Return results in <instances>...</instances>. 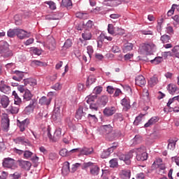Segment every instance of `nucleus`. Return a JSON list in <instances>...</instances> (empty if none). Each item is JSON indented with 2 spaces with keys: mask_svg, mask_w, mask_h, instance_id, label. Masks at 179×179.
Segmentation results:
<instances>
[{
  "mask_svg": "<svg viewBox=\"0 0 179 179\" xmlns=\"http://www.w3.org/2000/svg\"><path fill=\"white\" fill-rule=\"evenodd\" d=\"M136 153V159L138 162H145L148 160V152H146V147L141 145L138 148H135L129 151L127 154H120L119 159L122 160L127 165L131 164V159L134 157V153Z\"/></svg>",
  "mask_w": 179,
  "mask_h": 179,
  "instance_id": "obj_1",
  "label": "nucleus"
},
{
  "mask_svg": "<svg viewBox=\"0 0 179 179\" xmlns=\"http://www.w3.org/2000/svg\"><path fill=\"white\" fill-rule=\"evenodd\" d=\"M0 54L3 58L13 57V52L9 50V43L5 41H0Z\"/></svg>",
  "mask_w": 179,
  "mask_h": 179,
  "instance_id": "obj_2",
  "label": "nucleus"
},
{
  "mask_svg": "<svg viewBox=\"0 0 179 179\" xmlns=\"http://www.w3.org/2000/svg\"><path fill=\"white\" fill-rule=\"evenodd\" d=\"M62 129L61 128H57L52 136L51 134V129H48V137L49 138L50 141L51 142H57L58 140L61 138V136H62Z\"/></svg>",
  "mask_w": 179,
  "mask_h": 179,
  "instance_id": "obj_3",
  "label": "nucleus"
},
{
  "mask_svg": "<svg viewBox=\"0 0 179 179\" xmlns=\"http://www.w3.org/2000/svg\"><path fill=\"white\" fill-rule=\"evenodd\" d=\"M118 148V143H113L112 145L108 148L107 150H103L101 155V159H107V157H110V155L115 150Z\"/></svg>",
  "mask_w": 179,
  "mask_h": 179,
  "instance_id": "obj_4",
  "label": "nucleus"
},
{
  "mask_svg": "<svg viewBox=\"0 0 179 179\" xmlns=\"http://www.w3.org/2000/svg\"><path fill=\"white\" fill-rule=\"evenodd\" d=\"M10 122V121L9 120L8 114H3L1 117V127L4 132H8V131H9Z\"/></svg>",
  "mask_w": 179,
  "mask_h": 179,
  "instance_id": "obj_5",
  "label": "nucleus"
},
{
  "mask_svg": "<svg viewBox=\"0 0 179 179\" xmlns=\"http://www.w3.org/2000/svg\"><path fill=\"white\" fill-rule=\"evenodd\" d=\"M13 142L16 143V145H24V146H31V142L29 140V138L25 136H19L13 139Z\"/></svg>",
  "mask_w": 179,
  "mask_h": 179,
  "instance_id": "obj_6",
  "label": "nucleus"
},
{
  "mask_svg": "<svg viewBox=\"0 0 179 179\" xmlns=\"http://www.w3.org/2000/svg\"><path fill=\"white\" fill-rule=\"evenodd\" d=\"M139 52H141V54H145L146 55H149L153 52V46L148 43H144L139 48Z\"/></svg>",
  "mask_w": 179,
  "mask_h": 179,
  "instance_id": "obj_7",
  "label": "nucleus"
},
{
  "mask_svg": "<svg viewBox=\"0 0 179 179\" xmlns=\"http://www.w3.org/2000/svg\"><path fill=\"white\" fill-rule=\"evenodd\" d=\"M29 124H30V119L29 118H26L24 120H17V125L19 127L21 132H24L26 128L29 126Z\"/></svg>",
  "mask_w": 179,
  "mask_h": 179,
  "instance_id": "obj_8",
  "label": "nucleus"
},
{
  "mask_svg": "<svg viewBox=\"0 0 179 179\" xmlns=\"http://www.w3.org/2000/svg\"><path fill=\"white\" fill-rule=\"evenodd\" d=\"M3 167H6L7 169H12V170L16 169V165L15 164V159L12 158H5L3 162Z\"/></svg>",
  "mask_w": 179,
  "mask_h": 179,
  "instance_id": "obj_9",
  "label": "nucleus"
},
{
  "mask_svg": "<svg viewBox=\"0 0 179 179\" xmlns=\"http://www.w3.org/2000/svg\"><path fill=\"white\" fill-rule=\"evenodd\" d=\"M24 85H19L17 90H24V86H27V85H29V86H36L37 85V81L34 78H27L24 80Z\"/></svg>",
  "mask_w": 179,
  "mask_h": 179,
  "instance_id": "obj_10",
  "label": "nucleus"
},
{
  "mask_svg": "<svg viewBox=\"0 0 179 179\" xmlns=\"http://www.w3.org/2000/svg\"><path fill=\"white\" fill-rule=\"evenodd\" d=\"M18 164L21 169L26 170L27 171H29L31 168V162L29 161L19 160Z\"/></svg>",
  "mask_w": 179,
  "mask_h": 179,
  "instance_id": "obj_11",
  "label": "nucleus"
},
{
  "mask_svg": "<svg viewBox=\"0 0 179 179\" xmlns=\"http://www.w3.org/2000/svg\"><path fill=\"white\" fill-rule=\"evenodd\" d=\"M121 3H122V2L120 0H106L103 1L105 6H110L111 8L118 6V5H121Z\"/></svg>",
  "mask_w": 179,
  "mask_h": 179,
  "instance_id": "obj_12",
  "label": "nucleus"
},
{
  "mask_svg": "<svg viewBox=\"0 0 179 179\" xmlns=\"http://www.w3.org/2000/svg\"><path fill=\"white\" fill-rule=\"evenodd\" d=\"M9 103H10V101L9 100V97H8V96L0 95V104L2 106L3 108H8Z\"/></svg>",
  "mask_w": 179,
  "mask_h": 179,
  "instance_id": "obj_13",
  "label": "nucleus"
},
{
  "mask_svg": "<svg viewBox=\"0 0 179 179\" xmlns=\"http://www.w3.org/2000/svg\"><path fill=\"white\" fill-rule=\"evenodd\" d=\"M13 73L15 76H13V80H16L17 82H20L24 78V73L20 71H13Z\"/></svg>",
  "mask_w": 179,
  "mask_h": 179,
  "instance_id": "obj_14",
  "label": "nucleus"
},
{
  "mask_svg": "<svg viewBox=\"0 0 179 179\" xmlns=\"http://www.w3.org/2000/svg\"><path fill=\"white\" fill-rule=\"evenodd\" d=\"M92 101L93 99H92V98H88V99H87L86 101V103L87 104L90 105V110H92V111H98L99 107H100L99 103H97V101L96 103Z\"/></svg>",
  "mask_w": 179,
  "mask_h": 179,
  "instance_id": "obj_15",
  "label": "nucleus"
},
{
  "mask_svg": "<svg viewBox=\"0 0 179 179\" xmlns=\"http://www.w3.org/2000/svg\"><path fill=\"white\" fill-rule=\"evenodd\" d=\"M117 110L115 109V107L112 106V107H106L103 111V115L106 117H111V115H113V114H115V112Z\"/></svg>",
  "mask_w": 179,
  "mask_h": 179,
  "instance_id": "obj_16",
  "label": "nucleus"
},
{
  "mask_svg": "<svg viewBox=\"0 0 179 179\" xmlns=\"http://www.w3.org/2000/svg\"><path fill=\"white\" fill-rule=\"evenodd\" d=\"M77 150H78V149L74 148L73 150H71L70 151H68V150H66V148H62L59 151V155L62 157H66L68 156H71V155H72V153H76Z\"/></svg>",
  "mask_w": 179,
  "mask_h": 179,
  "instance_id": "obj_17",
  "label": "nucleus"
},
{
  "mask_svg": "<svg viewBox=\"0 0 179 179\" xmlns=\"http://www.w3.org/2000/svg\"><path fill=\"white\" fill-rule=\"evenodd\" d=\"M16 36L18 37V38H20V40H23V38L30 37V35L27 34V31L20 29H17Z\"/></svg>",
  "mask_w": 179,
  "mask_h": 179,
  "instance_id": "obj_18",
  "label": "nucleus"
},
{
  "mask_svg": "<svg viewBox=\"0 0 179 179\" xmlns=\"http://www.w3.org/2000/svg\"><path fill=\"white\" fill-rule=\"evenodd\" d=\"M78 150L76 152H79L80 155H84L85 156H88V155H92L93 153V148H76Z\"/></svg>",
  "mask_w": 179,
  "mask_h": 179,
  "instance_id": "obj_19",
  "label": "nucleus"
},
{
  "mask_svg": "<svg viewBox=\"0 0 179 179\" xmlns=\"http://www.w3.org/2000/svg\"><path fill=\"white\" fill-rule=\"evenodd\" d=\"M136 85L137 86H140L141 87L145 86V85H146V80L145 79V77H143L142 75L138 76L136 78Z\"/></svg>",
  "mask_w": 179,
  "mask_h": 179,
  "instance_id": "obj_20",
  "label": "nucleus"
},
{
  "mask_svg": "<svg viewBox=\"0 0 179 179\" xmlns=\"http://www.w3.org/2000/svg\"><path fill=\"white\" fill-rule=\"evenodd\" d=\"M19 106L15 105V103L11 104L7 109V113L10 114H17L19 113Z\"/></svg>",
  "mask_w": 179,
  "mask_h": 179,
  "instance_id": "obj_21",
  "label": "nucleus"
},
{
  "mask_svg": "<svg viewBox=\"0 0 179 179\" xmlns=\"http://www.w3.org/2000/svg\"><path fill=\"white\" fill-rule=\"evenodd\" d=\"M99 107H106L108 103V97L107 96H102L96 101Z\"/></svg>",
  "mask_w": 179,
  "mask_h": 179,
  "instance_id": "obj_22",
  "label": "nucleus"
},
{
  "mask_svg": "<svg viewBox=\"0 0 179 179\" xmlns=\"http://www.w3.org/2000/svg\"><path fill=\"white\" fill-rule=\"evenodd\" d=\"M39 104H41V106H50L51 104V98H47V96H42L39 99Z\"/></svg>",
  "mask_w": 179,
  "mask_h": 179,
  "instance_id": "obj_23",
  "label": "nucleus"
},
{
  "mask_svg": "<svg viewBox=\"0 0 179 179\" xmlns=\"http://www.w3.org/2000/svg\"><path fill=\"white\" fill-rule=\"evenodd\" d=\"M85 115H86V113L83 111V106H80L77 110L76 118L77 120H82Z\"/></svg>",
  "mask_w": 179,
  "mask_h": 179,
  "instance_id": "obj_24",
  "label": "nucleus"
},
{
  "mask_svg": "<svg viewBox=\"0 0 179 179\" xmlns=\"http://www.w3.org/2000/svg\"><path fill=\"white\" fill-rule=\"evenodd\" d=\"M70 171L71 169L69 168V162H65L62 169V173L64 176H67V174H69Z\"/></svg>",
  "mask_w": 179,
  "mask_h": 179,
  "instance_id": "obj_25",
  "label": "nucleus"
},
{
  "mask_svg": "<svg viewBox=\"0 0 179 179\" xmlns=\"http://www.w3.org/2000/svg\"><path fill=\"white\" fill-rule=\"evenodd\" d=\"M13 96H14V104H15V106H18V107H20V105L22 104V99L17 95L16 91L13 92Z\"/></svg>",
  "mask_w": 179,
  "mask_h": 179,
  "instance_id": "obj_26",
  "label": "nucleus"
},
{
  "mask_svg": "<svg viewBox=\"0 0 179 179\" xmlns=\"http://www.w3.org/2000/svg\"><path fill=\"white\" fill-rule=\"evenodd\" d=\"M121 104L124 107V110H129L131 108V103L129 101L125 98L121 100Z\"/></svg>",
  "mask_w": 179,
  "mask_h": 179,
  "instance_id": "obj_27",
  "label": "nucleus"
},
{
  "mask_svg": "<svg viewBox=\"0 0 179 179\" xmlns=\"http://www.w3.org/2000/svg\"><path fill=\"white\" fill-rule=\"evenodd\" d=\"M159 121V118L157 117H151L147 123L145 124V128H149L150 125H153V124H156Z\"/></svg>",
  "mask_w": 179,
  "mask_h": 179,
  "instance_id": "obj_28",
  "label": "nucleus"
},
{
  "mask_svg": "<svg viewBox=\"0 0 179 179\" xmlns=\"http://www.w3.org/2000/svg\"><path fill=\"white\" fill-rule=\"evenodd\" d=\"M72 40L67 39L64 45L62 47L61 51H66V50H68V48H71V47H72Z\"/></svg>",
  "mask_w": 179,
  "mask_h": 179,
  "instance_id": "obj_29",
  "label": "nucleus"
},
{
  "mask_svg": "<svg viewBox=\"0 0 179 179\" xmlns=\"http://www.w3.org/2000/svg\"><path fill=\"white\" fill-rule=\"evenodd\" d=\"M134 48V44L132 43H125L123 46V52L127 53V52H129V51H132Z\"/></svg>",
  "mask_w": 179,
  "mask_h": 179,
  "instance_id": "obj_30",
  "label": "nucleus"
},
{
  "mask_svg": "<svg viewBox=\"0 0 179 179\" xmlns=\"http://www.w3.org/2000/svg\"><path fill=\"white\" fill-rule=\"evenodd\" d=\"M47 115H48L47 110H41L40 113L36 115V120H37V121H41V120H43V117L47 118Z\"/></svg>",
  "mask_w": 179,
  "mask_h": 179,
  "instance_id": "obj_31",
  "label": "nucleus"
},
{
  "mask_svg": "<svg viewBox=\"0 0 179 179\" xmlns=\"http://www.w3.org/2000/svg\"><path fill=\"white\" fill-rule=\"evenodd\" d=\"M53 117L57 120V118H59L61 117V109L59 106H55V109L53 110Z\"/></svg>",
  "mask_w": 179,
  "mask_h": 179,
  "instance_id": "obj_32",
  "label": "nucleus"
},
{
  "mask_svg": "<svg viewBox=\"0 0 179 179\" xmlns=\"http://www.w3.org/2000/svg\"><path fill=\"white\" fill-rule=\"evenodd\" d=\"M100 171V168L96 165H94L90 168V173L92 176H99V173Z\"/></svg>",
  "mask_w": 179,
  "mask_h": 179,
  "instance_id": "obj_33",
  "label": "nucleus"
},
{
  "mask_svg": "<svg viewBox=\"0 0 179 179\" xmlns=\"http://www.w3.org/2000/svg\"><path fill=\"white\" fill-rule=\"evenodd\" d=\"M157 82H159V80H157V77L150 78L148 80L149 87H153L154 86H156V85H157Z\"/></svg>",
  "mask_w": 179,
  "mask_h": 179,
  "instance_id": "obj_34",
  "label": "nucleus"
},
{
  "mask_svg": "<svg viewBox=\"0 0 179 179\" xmlns=\"http://www.w3.org/2000/svg\"><path fill=\"white\" fill-rule=\"evenodd\" d=\"M82 37L85 41L92 40V32L89 30H86L82 34Z\"/></svg>",
  "mask_w": 179,
  "mask_h": 179,
  "instance_id": "obj_35",
  "label": "nucleus"
},
{
  "mask_svg": "<svg viewBox=\"0 0 179 179\" xmlns=\"http://www.w3.org/2000/svg\"><path fill=\"white\" fill-rule=\"evenodd\" d=\"M24 92H25L23 95L24 100H26V101L31 100V98L33 97V94H31V92H30V90H27Z\"/></svg>",
  "mask_w": 179,
  "mask_h": 179,
  "instance_id": "obj_36",
  "label": "nucleus"
},
{
  "mask_svg": "<svg viewBox=\"0 0 179 179\" xmlns=\"http://www.w3.org/2000/svg\"><path fill=\"white\" fill-rule=\"evenodd\" d=\"M121 177H122V178H124V179L131 178V171H129V170L122 171Z\"/></svg>",
  "mask_w": 179,
  "mask_h": 179,
  "instance_id": "obj_37",
  "label": "nucleus"
},
{
  "mask_svg": "<svg viewBox=\"0 0 179 179\" xmlns=\"http://www.w3.org/2000/svg\"><path fill=\"white\" fill-rule=\"evenodd\" d=\"M76 17H78V19H83L85 20L89 17V14L87 13L78 12L76 13Z\"/></svg>",
  "mask_w": 179,
  "mask_h": 179,
  "instance_id": "obj_38",
  "label": "nucleus"
},
{
  "mask_svg": "<svg viewBox=\"0 0 179 179\" xmlns=\"http://www.w3.org/2000/svg\"><path fill=\"white\" fill-rule=\"evenodd\" d=\"M151 64H154V65H159L161 62H163V57H157L153 59L150 60Z\"/></svg>",
  "mask_w": 179,
  "mask_h": 179,
  "instance_id": "obj_39",
  "label": "nucleus"
},
{
  "mask_svg": "<svg viewBox=\"0 0 179 179\" xmlns=\"http://www.w3.org/2000/svg\"><path fill=\"white\" fill-rule=\"evenodd\" d=\"M102 129L105 134H111L113 127H111L110 124L103 125L102 126Z\"/></svg>",
  "mask_w": 179,
  "mask_h": 179,
  "instance_id": "obj_40",
  "label": "nucleus"
},
{
  "mask_svg": "<svg viewBox=\"0 0 179 179\" xmlns=\"http://www.w3.org/2000/svg\"><path fill=\"white\" fill-rule=\"evenodd\" d=\"M17 29H10L8 31L7 35L8 37H10L11 38H13L15 36H17Z\"/></svg>",
  "mask_w": 179,
  "mask_h": 179,
  "instance_id": "obj_41",
  "label": "nucleus"
},
{
  "mask_svg": "<svg viewBox=\"0 0 179 179\" xmlns=\"http://www.w3.org/2000/svg\"><path fill=\"white\" fill-rule=\"evenodd\" d=\"M37 103V101L36 99H32L28 106H27V110L30 108V111H34L36 108V104Z\"/></svg>",
  "mask_w": 179,
  "mask_h": 179,
  "instance_id": "obj_42",
  "label": "nucleus"
},
{
  "mask_svg": "<svg viewBox=\"0 0 179 179\" xmlns=\"http://www.w3.org/2000/svg\"><path fill=\"white\" fill-rule=\"evenodd\" d=\"M61 6L64 8H69V6H72V1L71 0H62Z\"/></svg>",
  "mask_w": 179,
  "mask_h": 179,
  "instance_id": "obj_43",
  "label": "nucleus"
},
{
  "mask_svg": "<svg viewBox=\"0 0 179 179\" xmlns=\"http://www.w3.org/2000/svg\"><path fill=\"white\" fill-rule=\"evenodd\" d=\"M108 32L109 34L115 35V27H114V25L113 24H109L108 25Z\"/></svg>",
  "mask_w": 179,
  "mask_h": 179,
  "instance_id": "obj_44",
  "label": "nucleus"
},
{
  "mask_svg": "<svg viewBox=\"0 0 179 179\" xmlns=\"http://www.w3.org/2000/svg\"><path fill=\"white\" fill-rule=\"evenodd\" d=\"M87 120L90 121V122H97V121H99V119H97V117H96V115H92V114H88Z\"/></svg>",
  "mask_w": 179,
  "mask_h": 179,
  "instance_id": "obj_45",
  "label": "nucleus"
},
{
  "mask_svg": "<svg viewBox=\"0 0 179 179\" xmlns=\"http://www.w3.org/2000/svg\"><path fill=\"white\" fill-rule=\"evenodd\" d=\"M31 65H33L34 66H45V63L42 62L38 61V60H33L31 62Z\"/></svg>",
  "mask_w": 179,
  "mask_h": 179,
  "instance_id": "obj_46",
  "label": "nucleus"
},
{
  "mask_svg": "<svg viewBox=\"0 0 179 179\" xmlns=\"http://www.w3.org/2000/svg\"><path fill=\"white\" fill-rule=\"evenodd\" d=\"M45 3L46 5H48L50 9H51L52 10H55V9H57V6L55 5V3H54V1H45Z\"/></svg>",
  "mask_w": 179,
  "mask_h": 179,
  "instance_id": "obj_47",
  "label": "nucleus"
},
{
  "mask_svg": "<svg viewBox=\"0 0 179 179\" xmlns=\"http://www.w3.org/2000/svg\"><path fill=\"white\" fill-rule=\"evenodd\" d=\"M109 164H110V167L114 169L115 167H117V166H118V160L116 158L112 159L109 162Z\"/></svg>",
  "mask_w": 179,
  "mask_h": 179,
  "instance_id": "obj_48",
  "label": "nucleus"
},
{
  "mask_svg": "<svg viewBox=\"0 0 179 179\" xmlns=\"http://www.w3.org/2000/svg\"><path fill=\"white\" fill-rule=\"evenodd\" d=\"M87 52L90 57V59H92V55H93V52H94V50H93V46L92 45L87 46Z\"/></svg>",
  "mask_w": 179,
  "mask_h": 179,
  "instance_id": "obj_49",
  "label": "nucleus"
},
{
  "mask_svg": "<svg viewBox=\"0 0 179 179\" xmlns=\"http://www.w3.org/2000/svg\"><path fill=\"white\" fill-rule=\"evenodd\" d=\"M115 31V36H122L125 33V31H124L122 28H120V27H117Z\"/></svg>",
  "mask_w": 179,
  "mask_h": 179,
  "instance_id": "obj_50",
  "label": "nucleus"
},
{
  "mask_svg": "<svg viewBox=\"0 0 179 179\" xmlns=\"http://www.w3.org/2000/svg\"><path fill=\"white\" fill-rule=\"evenodd\" d=\"M9 89H10V87L6 85L5 84V81L1 80L0 84V90H9Z\"/></svg>",
  "mask_w": 179,
  "mask_h": 179,
  "instance_id": "obj_51",
  "label": "nucleus"
},
{
  "mask_svg": "<svg viewBox=\"0 0 179 179\" xmlns=\"http://www.w3.org/2000/svg\"><path fill=\"white\" fill-rule=\"evenodd\" d=\"M161 41L164 44L166 43H169L170 41V36L167 34H164L161 36Z\"/></svg>",
  "mask_w": 179,
  "mask_h": 179,
  "instance_id": "obj_52",
  "label": "nucleus"
},
{
  "mask_svg": "<svg viewBox=\"0 0 179 179\" xmlns=\"http://www.w3.org/2000/svg\"><path fill=\"white\" fill-rule=\"evenodd\" d=\"M172 52L173 53L175 57H176V58H179V45L175 46L172 49Z\"/></svg>",
  "mask_w": 179,
  "mask_h": 179,
  "instance_id": "obj_53",
  "label": "nucleus"
},
{
  "mask_svg": "<svg viewBox=\"0 0 179 179\" xmlns=\"http://www.w3.org/2000/svg\"><path fill=\"white\" fill-rule=\"evenodd\" d=\"M92 166H94L92 162H85L82 165L83 170H85V169H87L89 167H92Z\"/></svg>",
  "mask_w": 179,
  "mask_h": 179,
  "instance_id": "obj_54",
  "label": "nucleus"
},
{
  "mask_svg": "<svg viewBox=\"0 0 179 179\" xmlns=\"http://www.w3.org/2000/svg\"><path fill=\"white\" fill-rule=\"evenodd\" d=\"M31 156H33V152H31V151H29V150L24 151V157L25 159H29V157H31Z\"/></svg>",
  "mask_w": 179,
  "mask_h": 179,
  "instance_id": "obj_55",
  "label": "nucleus"
},
{
  "mask_svg": "<svg viewBox=\"0 0 179 179\" xmlns=\"http://www.w3.org/2000/svg\"><path fill=\"white\" fill-rule=\"evenodd\" d=\"M81 164L79 163H76L72 165V168H71V173H75V171H76V170H78V167H80Z\"/></svg>",
  "mask_w": 179,
  "mask_h": 179,
  "instance_id": "obj_56",
  "label": "nucleus"
},
{
  "mask_svg": "<svg viewBox=\"0 0 179 179\" xmlns=\"http://www.w3.org/2000/svg\"><path fill=\"white\" fill-rule=\"evenodd\" d=\"M12 178L11 179H19L22 177V173L19 172H15L13 174L10 175Z\"/></svg>",
  "mask_w": 179,
  "mask_h": 179,
  "instance_id": "obj_57",
  "label": "nucleus"
},
{
  "mask_svg": "<svg viewBox=\"0 0 179 179\" xmlns=\"http://www.w3.org/2000/svg\"><path fill=\"white\" fill-rule=\"evenodd\" d=\"M142 121V116L138 115L136 117L134 122V125H139V124H141Z\"/></svg>",
  "mask_w": 179,
  "mask_h": 179,
  "instance_id": "obj_58",
  "label": "nucleus"
},
{
  "mask_svg": "<svg viewBox=\"0 0 179 179\" xmlns=\"http://www.w3.org/2000/svg\"><path fill=\"white\" fill-rule=\"evenodd\" d=\"M167 90H177V85L174 84H169L166 87Z\"/></svg>",
  "mask_w": 179,
  "mask_h": 179,
  "instance_id": "obj_59",
  "label": "nucleus"
},
{
  "mask_svg": "<svg viewBox=\"0 0 179 179\" xmlns=\"http://www.w3.org/2000/svg\"><path fill=\"white\" fill-rule=\"evenodd\" d=\"M166 31L168 34H174V29H173V27L169 26L166 28Z\"/></svg>",
  "mask_w": 179,
  "mask_h": 179,
  "instance_id": "obj_60",
  "label": "nucleus"
},
{
  "mask_svg": "<svg viewBox=\"0 0 179 179\" xmlns=\"http://www.w3.org/2000/svg\"><path fill=\"white\" fill-rule=\"evenodd\" d=\"M115 120H117V121H123L124 120V117H122V114L121 113H116L115 115Z\"/></svg>",
  "mask_w": 179,
  "mask_h": 179,
  "instance_id": "obj_61",
  "label": "nucleus"
},
{
  "mask_svg": "<svg viewBox=\"0 0 179 179\" xmlns=\"http://www.w3.org/2000/svg\"><path fill=\"white\" fill-rule=\"evenodd\" d=\"M141 141H142V138H141V136H135V137L134 138V139H133V142L134 143H140V142H141Z\"/></svg>",
  "mask_w": 179,
  "mask_h": 179,
  "instance_id": "obj_62",
  "label": "nucleus"
},
{
  "mask_svg": "<svg viewBox=\"0 0 179 179\" xmlns=\"http://www.w3.org/2000/svg\"><path fill=\"white\" fill-rule=\"evenodd\" d=\"M110 19H119V17H121V15L118 13H113L110 14Z\"/></svg>",
  "mask_w": 179,
  "mask_h": 179,
  "instance_id": "obj_63",
  "label": "nucleus"
},
{
  "mask_svg": "<svg viewBox=\"0 0 179 179\" xmlns=\"http://www.w3.org/2000/svg\"><path fill=\"white\" fill-rule=\"evenodd\" d=\"M120 48L117 45H113L112 47V52H114L115 54L117 52H120Z\"/></svg>",
  "mask_w": 179,
  "mask_h": 179,
  "instance_id": "obj_64",
  "label": "nucleus"
}]
</instances>
